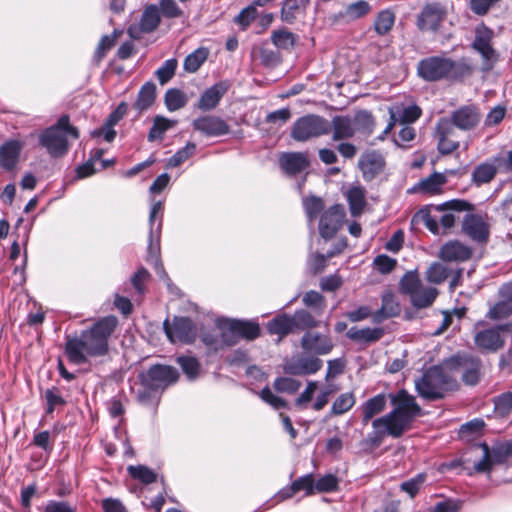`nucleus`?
Listing matches in <instances>:
<instances>
[{"label": "nucleus", "mask_w": 512, "mask_h": 512, "mask_svg": "<svg viewBox=\"0 0 512 512\" xmlns=\"http://www.w3.org/2000/svg\"><path fill=\"white\" fill-rule=\"evenodd\" d=\"M230 88L227 80L219 81L207 88L200 96L197 107L201 111L213 110Z\"/></svg>", "instance_id": "nucleus-25"}, {"label": "nucleus", "mask_w": 512, "mask_h": 512, "mask_svg": "<svg viewBox=\"0 0 512 512\" xmlns=\"http://www.w3.org/2000/svg\"><path fill=\"white\" fill-rule=\"evenodd\" d=\"M485 429V422L483 419L475 418L465 424L459 429V436L466 442H474L472 448H490L486 441L479 440V437L483 434ZM494 445H501L500 443H494Z\"/></svg>", "instance_id": "nucleus-24"}, {"label": "nucleus", "mask_w": 512, "mask_h": 512, "mask_svg": "<svg viewBox=\"0 0 512 512\" xmlns=\"http://www.w3.org/2000/svg\"><path fill=\"white\" fill-rule=\"evenodd\" d=\"M393 410L372 422L373 432L369 440L373 445L380 444L385 435L399 437L410 428L416 417L422 415V408L413 395L405 389L389 395Z\"/></svg>", "instance_id": "nucleus-2"}, {"label": "nucleus", "mask_w": 512, "mask_h": 512, "mask_svg": "<svg viewBox=\"0 0 512 512\" xmlns=\"http://www.w3.org/2000/svg\"><path fill=\"white\" fill-rule=\"evenodd\" d=\"M395 23V14L390 9L380 11L374 21V30L379 36L386 35Z\"/></svg>", "instance_id": "nucleus-46"}, {"label": "nucleus", "mask_w": 512, "mask_h": 512, "mask_svg": "<svg viewBox=\"0 0 512 512\" xmlns=\"http://www.w3.org/2000/svg\"><path fill=\"white\" fill-rule=\"evenodd\" d=\"M196 144L194 142H187L186 145L177 150L166 163L167 168H175L184 163L187 159L192 157L196 152Z\"/></svg>", "instance_id": "nucleus-51"}, {"label": "nucleus", "mask_w": 512, "mask_h": 512, "mask_svg": "<svg viewBox=\"0 0 512 512\" xmlns=\"http://www.w3.org/2000/svg\"><path fill=\"white\" fill-rule=\"evenodd\" d=\"M156 99V85L152 81L144 83L137 95L133 107L139 112L149 109Z\"/></svg>", "instance_id": "nucleus-37"}, {"label": "nucleus", "mask_w": 512, "mask_h": 512, "mask_svg": "<svg viewBox=\"0 0 512 512\" xmlns=\"http://www.w3.org/2000/svg\"><path fill=\"white\" fill-rule=\"evenodd\" d=\"M257 15V9L250 4L240 11L234 21L242 30H245L256 19Z\"/></svg>", "instance_id": "nucleus-64"}, {"label": "nucleus", "mask_w": 512, "mask_h": 512, "mask_svg": "<svg viewBox=\"0 0 512 512\" xmlns=\"http://www.w3.org/2000/svg\"><path fill=\"white\" fill-rule=\"evenodd\" d=\"M512 457V450H483L482 458L475 462L476 472H490L495 465L506 463Z\"/></svg>", "instance_id": "nucleus-29"}, {"label": "nucleus", "mask_w": 512, "mask_h": 512, "mask_svg": "<svg viewBox=\"0 0 512 512\" xmlns=\"http://www.w3.org/2000/svg\"><path fill=\"white\" fill-rule=\"evenodd\" d=\"M209 51L207 48L200 47L187 55L183 62V69L189 73H195L206 61Z\"/></svg>", "instance_id": "nucleus-45"}, {"label": "nucleus", "mask_w": 512, "mask_h": 512, "mask_svg": "<svg viewBox=\"0 0 512 512\" xmlns=\"http://www.w3.org/2000/svg\"><path fill=\"white\" fill-rule=\"evenodd\" d=\"M356 403L353 392H345L340 394L332 403L330 408V416H341L348 412Z\"/></svg>", "instance_id": "nucleus-44"}, {"label": "nucleus", "mask_w": 512, "mask_h": 512, "mask_svg": "<svg viewBox=\"0 0 512 512\" xmlns=\"http://www.w3.org/2000/svg\"><path fill=\"white\" fill-rule=\"evenodd\" d=\"M344 217L345 210L340 204H334L325 210L319 221V233L321 237L326 240L333 238L341 228Z\"/></svg>", "instance_id": "nucleus-15"}, {"label": "nucleus", "mask_w": 512, "mask_h": 512, "mask_svg": "<svg viewBox=\"0 0 512 512\" xmlns=\"http://www.w3.org/2000/svg\"><path fill=\"white\" fill-rule=\"evenodd\" d=\"M160 21L161 18L158 7L151 4L144 9L138 23L129 25L127 28V34L130 38L139 40L144 34H148L156 30Z\"/></svg>", "instance_id": "nucleus-14"}, {"label": "nucleus", "mask_w": 512, "mask_h": 512, "mask_svg": "<svg viewBox=\"0 0 512 512\" xmlns=\"http://www.w3.org/2000/svg\"><path fill=\"white\" fill-rule=\"evenodd\" d=\"M493 31L485 25L475 28V37L471 47L481 56V71L484 73L493 70L500 59L499 53L492 46Z\"/></svg>", "instance_id": "nucleus-8"}, {"label": "nucleus", "mask_w": 512, "mask_h": 512, "mask_svg": "<svg viewBox=\"0 0 512 512\" xmlns=\"http://www.w3.org/2000/svg\"><path fill=\"white\" fill-rule=\"evenodd\" d=\"M471 256L472 249L458 240L448 241L439 251V257L447 262H464Z\"/></svg>", "instance_id": "nucleus-28"}, {"label": "nucleus", "mask_w": 512, "mask_h": 512, "mask_svg": "<svg viewBox=\"0 0 512 512\" xmlns=\"http://www.w3.org/2000/svg\"><path fill=\"white\" fill-rule=\"evenodd\" d=\"M438 291L434 287H419L410 297L412 305L416 308H426L435 300Z\"/></svg>", "instance_id": "nucleus-40"}, {"label": "nucleus", "mask_w": 512, "mask_h": 512, "mask_svg": "<svg viewBox=\"0 0 512 512\" xmlns=\"http://www.w3.org/2000/svg\"><path fill=\"white\" fill-rule=\"evenodd\" d=\"M495 412L504 417L512 410V392H504L493 399Z\"/></svg>", "instance_id": "nucleus-58"}, {"label": "nucleus", "mask_w": 512, "mask_h": 512, "mask_svg": "<svg viewBox=\"0 0 512 512\" xmlns=\"http://www.w3.org/2000/svg\"><path fill=\"white\" fill-rule=\"evenodd\" d=\"M299 10L298 0H284L280 11L281 20L287 24H294Z\"/></svg>", "instance_id": "nucleus-60"}, {"label": "nucleus", "mask_w": 512, "mask_h": 512, "mask_svg": "<svg viewBox=\"0 0 512 512\" xmlns=\"http://www.w3.org/2000/svg\"><path fill=\"white\" fill-rule=\"evenodd\" d=\"M330 125L334 141L352 138L356 133L352 118L349 116L336 115L332 118Z\"/></svg>", "instance_id": "nucleus-33"}, {"label": "nucleus", "mask_w": 512, "mask_h": 512, "mask_svg": "<svg viewBox=\"0 0 512 512\" xmlns=\"http://www.w3.org/2000/svg\"><path fill=\"white\" fill-rule=\"evenodd\" d=\"M164 101L169 111H177L186 105L187 97L180 89L171 88L166 91Z\"/></svg>", "instance_id": "nucleus-52"}, {"label": "nucleus", "mask_w": 512, "mask_h": 512, "mask_svg": "<svg viewBox=\"0 0 512 512\" xmlns=\"http://www.w3.org/2000/svg\"><path fill=\"white\" fill-rule=\"evenodd\" d=\"M128 473L135 479L140 480L145 484H150L156 481V474L153 470L144 465L128 466Z\"/></svg>", "instance_id": "nucleus-57"}, {"label": "nucleus", "mask_w": 512, "mask_h": 512, "mask_svg": "<svg viewBox=\"0 0 512 512\" xmlns=\"http://www.w3.org/2000/svg\"><path fill=\"white\" fill-rule=\"evenodd\" d=\"M300 344L304 351L313 353L314 355H327L334 347L328 335L311 332L310 330H305Z\"/></svg>", "instance_id": "nucleus-21"}, {"label": "nucleus", "mask_w": 512, "mask_h": 512, "mask_svg": "<svg viewBox=\"0 0 512 512\" xmlns=\"http://www.w3.org/2000/svg\"><path fill=\"white\" fill-rule=\"evenodd\" d=\"M347 201L351 214L353 216L360 215L366 204L363 189L360 187L350 188L347 192Z\"/></svg>", "instance_id": "nucleus-48"}, {"label": "nucleus", "mask_w": 512, "mask_h": 512, "mask_svg": "<svg viewBox=\"0 0 512 512\" xmlns=\"http://www.w3.org/2000/svg\"><path fill=\"white\" fill-rule=\"evenodd\" d=\"M281 168L289 175H296L309 166V159L302 152H287L280 156Z\"/></svg>", "instance_id": "nucleus-31"}, {"label": "nucleus", "mask_w": 512, "mask_h": 512, "mask_svg": "<svg viewBox=\"0 0 512 512\" xmlns=\"http://www.w3.org/2000/svg\"><path fill=\"white\" fill-rule=\"evenodd\" d=\"M219 328L221 330L220 334V342L221 348L223 346H234L240 340L236 331L233 330V321L232 319H223L218 322Z\"/></svg>", "instance_id": "nucleus-49"}, {"label": "nucleus", "mask_w": 512, "mask_h": 512, "mask_svg": "<svg viewBox=\"0 0 512 512\" xmlns=\"http://www.w3.org/2000/svg\"><path fill=\"white\" fill-rule=\"evenodd\" d=\"M163 330L171 343L191 344L197 338L196 324L185 316H174L172 322L165 319Z\"/></svg>", "instance_id": "nucleus-11"}, {"label": "nucleus", "mask_w": 512, "mask_h": 512, "mask_svg": "<svg viewBox=\"0 0 512 512\" xmlns=\"http://www.w3.org/2000/svg\"><path fill=\"white\" fill-rule=\"evenodd\" d=\"M422 114V111L417 105H409L402 108H397L396 111L393 110V118L395 119V124L399 123L402 125H410L417 121Z\"/></svg>", "instance_id": "nucleus-41"}, {"label": "nucleus", "mask_w": 512, "mask_h": 512, "mask_svg": "<svg viewBox=\"0 0 512 512\" xmlns=\"http://www.w3.org/2000/svg\"><path fill=\"white\" fill-rule=\"evenodd\" d=\"M386 396L384 394H377L376 396L367 400L363 405V422L368 423L376 414L385 409Z\"/></svg>", "instance_id": "nucleus-43"}, {"label": "nucleus", "mask_w": 512, "mask_h": 512, "mask_svg": "<svg viewBox=\"0 0 512 512\" xmlns=\"http://www.w3.org/2000/svg\"><path fill=\"white\" fill-rule=\"evenodd\" d=\"M360 168L366 180H372L380 174L385 166V160L381 153L371 151L362 155L359 160Z\"/></svg>", "instance_id": "nucleus-30"}, {"label": "nucleus", "mask_w": 512, "mask_h": 512, "mask_svg": "<svg viewBox=\"0 0 512 512\" xmlns=\"http://www.w3.org/2000/svg\"><path fill=\"white\" fill-rule=\"evenodd\" d=\"M295 35L286 30L279 29L272 32L271 41L279 49H290L295 44Z\"/></svg>", "instance_id": "nucleus-54"}, {"label": "nucleus", "mask_w": 512, "mask_h": 512, "mask_svg": "<svg viewBox=\"0 0 512 512\" xmlns=\"http://www.w3.org/2000/svg\"><path fill=\"white\" fill-rule=\"evenodd\" d=\"M339 480L333 474H327L315 481V493H329L337 490Z\"/></svg>", "instance_id": "nucleus-61"}, {"label": "nucleus", "mask_w": 512, "mask_h": 512, "mask_svg": "<svg viewBox=\"0 0 512 512\" xmlns=\"http://www.w3.org/2000/svg\"><path fill=\"white\" fill-rule=\"evenodd\" d=\"M150 274L144 267L139 268L131 277L130 281L138 295H143L146 291V283Z\"/></svg>", "instance_id": "nucleus-62"}, {"label": "nucleus", "mask_w": 512, "mask_h": 512, "mask_svg": "<svg viewBox=\"0 0 512 512\" xmlns=\"http://www.w3.org/2000/svg\"><path fill=\"white\" fill-rule=\"evenodd\" d=\"M303 207L308 222L311 224L324 209V202L320 197L311 196L303 200Z\"/></svg>", "instance_id": "nucleus-53"}, {"label": "nucleus", "mask_w": 512, "mask_h": 512, "mask_svg": "<svg viewBox=\"0 0 512 512\" xmlns=\"http://www.w3.org/2000/svg\"><path fill=\"white\" fill-rule=\"evenodd\" d=\"M176 363L180 366L188 380L194 381L200 372V363L198 360L189 355H181L176 358Z\"/></svg>", "instance_id": "nucleus-47"}, {"label": "nucleus", "mask_w": 512, "mask_h": 512, "mask_svg": "<svg viewBox=\"0 0 512 512\" xmlns=\"http://www.w3.org/2000/svg\"><path fill=\"white\" fill-rule=\"evenodd\" d=\"M118 325L117 317L108 315L98 319L78 336L67 338L65 354L75 364L86 363L88 357H102L109 351V339Z\"/></svg>", "instance_id": "nucleus-1"}, {"label": "nucleus", "mask_w": 512, "mask_h": 512, "mask_svg": "<svg viewBox=\"0 0 512 512\" xmlns=\"http://www.w3.org/2000/svg\"><path fill=\"white\" fill-rule=\"evenodd\" d=\"M323 366V361L316 356L300 357L296 361L285 365V372L290 375L303 376L318 372Z\"/></svg>", "instance_id": "nucleus-27"}, {"label": "nucleus", "mask_w": 512, "mask_h": 512, "mask_svg": "<svg viewBox=\"0 0 512 512\" xmlns=\"http://www.w3.org/2000/svg\"><path fill=\"white\" fill-rule=\"evenodd\" d=\"M382 304L373 314V321L380 323L385 319L397 316L400 313V306L392 293H385L381 298Z\"/></svg>", "instance_id": "nucleus-36"}, {"label": "nucleus", "mask_w": 512, "mask_h": 512, "mask_svg": "<svg viewBox=\"0 0 512 512\" xmlns=\"http://www.w3.org/2000/svg\"><path fill=\"white\" fill-rule=\"evenodd\" d=\"M503 155L497 154L480 164L476 165L471 174V182L476 187L490 183L498 173L499 168L503 167Z\"/></svg>", "instance_id": "nucleus-16"}, {"label": "nucleus", "mask_w": 512, "mask_h": 512, "mask_svg": "<svg viewBox=\"0 0 512 512\" xmlns=\"http://www.w3.org/2000/svg\"><path fill=\"white\" fill-rule=\"evenodd\" d=\"M415 217H419L425 227L434 235L445 234L455 224V215L452 212L444 213L440 218L431 215L429 207L421 208Z\"/></svg>", "instance_id": "nucleus-17"}, {"label": "nucleus", "mask_w": 512, "mask_h": 512, "mask_svg": "<svg viewBox=\"0 0 512 512\" xmlns=\"http://www.w3.org/2000/svg\"><path fill=\"white\" fill-rule=\"evenodd\" d=\"M384 335V329L381 327H365V328H357V327H351L347 333L346 336L352 341L358 342V343H373L378 340H380Z\"/></svg>", "instance_id": "nucleus-35"}, {"label": "nucleus", "mask_w": 512, "mask_h": 512, "mask_svg": "<svg viewBox=\"0 0 512 512\" xmlns=\"http://www.w3.org/2000/svg\"><path fill=\"white\" fill-rule=\"evenodd\" d=\"M176 121L170 120L164 116L157 115L153 120V124L148 132L147 140L149 142L161 141L164 138L165 133L174 127Z\"/></svg>", "instance_id": "nucleus-39"}, {"label": "nucleus", "mask_w": 512, "mask_h": 512, "mask_svg": "<svg viewBox=\"0 0 512 512\" xmlns=\"http://www.w3.org/2000/svg\"><path fill=\"white\" fill-rule=\"evenodd\" d=\"M164 204L162 201H156L152 204L149 212V237H148V254L149 258L154 262L155 272L163 281H169L167 272L162 262L159 260L160 239L163 224Z\"/></svg>", "instance_id": "nucleus-7"}, {"label": "nucleus", "mask_w": 512, "mask_h": 512, "mask_svg": "<svg viewBox=\"0 0 512 512\" xmlns=\"http://www.w3.org/2000/svg\"><path fill=\"white\" fill-rule=\"evenodd\" d=\"M466 64L455 62L449 58L430 56L419 61L417 73L425 81L433 82L444 78H459L469 74Z\"/></svg>", "instance_id": "nucleus-6"}, {"label": "nucleus", "mask_w": 512, "mask_h": 512, "mask_svg": "<svg viewBox=\"0 0 512 512\" xmlns=\"http://www.w3.org/2000/svg\"><path fill=\"white\" fill-rule=\"evenodd\" d=\"M450 118L456 127L462 131H470L476 128L481 120L479 109L473 105H464L454 110Z\"/></svg>", "instance_id": "nucleus-22"}, {"label": "nucleus", "mask_w": 512, "mask_h": 512, "mask_svg": "<svg viewBox=\"0 0 512 512\" xmlns=\"http://www.w3.org/2000/svg\"><path fill=\"white\" fill-rule=\"evenodd\" d=\"M446 366L462 369V381L469 386H475L481 378L482 362L474 356H453L446 361Z\"/></svg>", "instance_id": "nucleus-12"}, {"label": "nucleus", "mask_w": 512, "mask_h": 512, "mask_svg": "<svg viewBox=\"0 0 512 512\" xmlns=\"http://www.w3.org/2000/svg\"><path fill=\"white\" fill-rule=\"evenodd\" d=\"M446 17L445 8L439 3L427 4L417 19V26L424 31H437Z\"/></svg>", "instance_id": "nucleus-20"}, {"label": "nucleus", "mask_w": 512, "mask_h": 512, "mask_svg": "<svg viewBox=\"0 0 512 512\" xmlns=\"http://www.w3.org/2000/svg\"><path fill=\"white\" fill-rule=\"evenodd\" d=\"M194 130L207 137H220L230 132V126L225 120L214 115H205L193 120Z\"/></svg>", "instance_id": "nucleus-18"}, {"label": "nucleus", "mask_w": 512, "mask_h": 512, "mask_svg": "<svg viewBox=\"0 0 512 512\" xmlns=\"http://www.w3.org/2000/svg\"><path fill=\"white\" fill-rule=\"evenodd\" d=\"M142 391L138 392V400L142 404L158 401L161 393L179 379L178 370L170 365L155 364L139 374Z\"/></svg>", "instance_id": "nucleus-3"}, {"label": "nucleus", "mask_w": 512, "mask_h": 512, "mask_svg": "<svg viewBox=\"0 0 512 512\" xmlns=\"http://www.w3.org/2000/svg\"><path fill=\"white\" fill-rule=\"evenodd\" d=\"M446 182L447 177L443 173L434 172L415 184L411 190L413 192H422L434 195L441 192V189Z\"/></svg>", "instance_id": "nucleus-34"}, {"label": "nucleus", "mask_w": 512, "mask_h": 512, "mask_svg": "<svg viewBox=\"0 0 512 512\" xmlns=\"http://www.w3.org/2000/svg\"><path fill=\"white\" fill-rule=\"evenodd\" d=\"M24 143L18 139H9L0 146V167L13 170L19 162Z\"/></svg>", "instance_id": "nucleus-26"}, {"label": "nucleus", "mask_w": 512, "mask_h": 512, "mask_svg": "<svg viewBox=\"0 0 512 512\" xmlns=\"http://www.w3.org/2000/svg\"><path fill=\"white\" fill-rule=\"evenodd\" d=\"M331 132L330 122L319 115H305L297 119L291 130V137L296 141H307L327 135Z\"/></svg>", "instance_id": "nucleus-9"}, {"label": "nucleus", "mask_w": 512, "mask_h": 512, "mask_svg": "<svg viewBox=\"0 0 512 512\" xmlns=\"http://www.w3.org/2000/svg\"><path fill=\"white\" fill-rule=\"evenodd\" d=\"M68 121V116H62L56 125L43 130L39 135V143L53 158L64 156L69 149L68 139L62 125Z\"/></svg>", "instance_id": "nucleus-10"}, {"label": "nucleus", "mask_w": 512, "mask_h": 512, "mask_svg": "<svg viewBox=\"0 0 512 512\" xmlns=\"http://www.w3.org/2000/svg\"><path fill=\"white\" fill-rule=\"evenodd\" d=\"M512 323L497 325L478 331L474 336L475 345L482 350L495 352L504 346L501 332H511Z\"/></svg>", "instance_id": "nucleus-13"}, {"label": "nucleus", "mask_w": 512, "mask_h": 512, "mask_svg": "<svg viewBox=\"0 0 512 512\" xmlns=\"http://www.w3.org/2000/svg\"><path fill=\"white\" fill-rule=\"evenodd\" d=\"M426 479V473H419L415 477L402 482L400 489L401 491L407 493L411 498H414L423 484L426 482Z\"/></svg>", "instance_id": "nucleus-56"}, {"label": "nucleus", "mask_w": 512, "mask_h": 512, "mask_svg": "<svg viewBox=\"0 0 512 512\" xmlns=\"http://www.w3.org/2000/svg\"><path fill=\"white\" fill-rule=\"evenodd\" d=\"M355 132L359 131L365 134H370L375 126V120L371 112L367 110H360L356 112L352 119Z\"/></svg>", "instance_id": "nucleus-50"}, {"label": "nucleus", "mask_w": 512, "mask_h": 512, "mask_svg": "<svg viewBox=\"0 0 512 512\" xmlns=\"http://www.w3.org/2000/svg\"><path fill=\"white\" fill-rule=\"evenodd\" d=\"M118 33L115 30L111 35H103L96 47L94 52V61L99 63L104 57L108 50H110L115 43V39Z\"/></svg>", "instance_id": "nucleus-59"}, {"label": "nucleus", "mask_w": 512, "mask_h": 512, "mask_svg": "<svg viewBox=\"0 0 512 512\" xmlns=\"http://www.w3.org/2000/svg\"><path fill=\"white\" fill-rule=\"evenodd\" d=\"M233 330L237 332L239 339L252 341L260 336L261 329L257 321L232 319Z\"/></svg>", "instance_id": "nucleus-38"}, {"label": "nucleus", "mask_w": 512, "mask_h": 512, "mask_svg": "<svg viewBox=\"0 0 512 512\" xmlns=\"http://www.w3.org/2000/svg\"><path fill=\"white\" fill-rule=\"evenodd\" d=\"M458 383L453 375L439 365L429 367L421 377L415 380V389L420 397L427 401L444 398L446 392L457 389Z\"/></svg>", "instance_id": "nucleus-4"}, {"label": "nucleus", "mask_w": 512, "mask_h": 512, "mask_svg": "<svg viewBox=\"0 0 512 512\" xmlns=\"http://www.w3.org/2000/svg\"><path fill=\"white\" fill-rule=\"evenodd\" d=\"M177 69V60L175 58L167 59L156 71L155 76L159 83L164 85L168 83L175 75Z\"/></svg>", "instance_id": "nucleus-55"}, {"label": "nucleus", "mask_w": 512, "mask_h": 512, "mask_svg": "<svg viewBox=\"0 0 512 512\" xmlns=\"http://www.w3.org/2000/svg\"><path fill=\"white\" fill-rule=\"evenodd\" d=\"M456 128V125L450 117H442L436 124L435 137L452 138L455 134Z\"/></svg>", "instance_id": "nucleus-63"}, {"label": "nucleus", "mask_w": 512, "mask_h": 512, "mask_svg": "<svg viewBox=\"0 0 512 512\" xmlns=\"http://www.w3.org/2000/svg\"><path fill=\"white\" fill-rule=\"evenodd\" d=\"M302 302L306 307L313 310L311 313L316 317V319L323 314L326 308V300L324 296L315 290L306 292L302 298Z\"/></svg>", "instance_id": "nucleus-42"}, {"label": "nucleus", "mask_w": 512, "mask_h": 512, "mask_svg": "<svg viewBox=\"0 0 512 512\" xmlns=\"http://www.w3.org/2000/svg\"><path fill=\"white\" fill-rule=\"evenodd\" d=\"M315 479L313 474H306L293 481L290 487L282 489L277 498L279 501L291 498L296 492L305 491L306 495H313L315 493Z\"/></svg>", "instance_id": "nucleus-32"}, {"label": "nucleus", "mask_w": 512, "mask_h": 512, "mask_svg": "<svg viewBox=\"0 0 512 512\" xmlns=\"http://www.w3.org/2000/svg\"><path fill=\"white\" fill-rule=\"evenodd\" d=\"M321 321L311 311L301 308L293 314L279 313L266 324L267 332L270 335L278 336V340L299 331L311 330L320 326Z\"/></svg>", "instance_id": "nucleus-5"}, {"label": "nucleus", "mask_w": 512, "mask_h": 512, "mask_svg": "<svg viewBox=\"0 0 512 512\" xmlns=\"http://www.w3.org/2000/svg\"><path fill=\"white\" fill-rule=\"evenodd\" d=\"M463 232L474 242L486 244L489 240V225L476 214H467L462 222Z\"/></svg>", "instance_id": "nucleus-19"}, {"label": "nucleus", "mask_w": 512, "mask_h": 512, "mask_svg": "<svg viewBox=\"0 0 512 512\" xmlns=\"http://www.w3.org/2000/svg\"><path fill=\"white\" fill-rule=\"evenodd\" d=\"M499 297L500 300L486 314L491 320H501L512 314V282L505 283L499 288Z\"/></svg>", "instance_id": "nucleus-23"}]
</instances>
